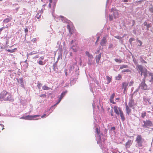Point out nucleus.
Masks as SVG:
<instances>
[{
    "label": "nucleus",
    "instance_id": "1",
    "mask_svg": "<svg viewBox=\"0 0 153 153\" xmlns=\"http://www.w3.org/2000/svg\"><path fill=\"white\" fill-rule=\"evenodd\" d=\"M137 68L141 72V75L142 76L143 74L144 76V78L143 79L142 82L139 86V88L144 90H146L147 89V86L145 83V78L147 76V70L141 65H138Z\"/></svg>",
    "mask_w": 153,
    "mask_h": 153
},
{
    "label": "nucleus",
    "instance_id": "2",
    "mask_svg": "<svg viewBox=\"0 0 153 153\" xmlns=\"http://www.w3.org/2000/svg\"><path fill=\"white\" fill-rule=\"evenodd\" d=\"M13 101L11 94L6 91L4 90L0 94V100Z\"/></svg>",
    "mask_w": 153,
    "mask_h": 153
},
{
    "label": "nucleus",
    "instance_id": "3",
    "mask_svg": "<svg viewBox=\"0 0 153 153\" xmlns=\"http://www.w3.org/2000/svg\"><path fill=\"white\" fill-rule=\"evenodd\" d=\"M95 135L97 143L99 145L102 144V142L103 143L105 140L103 137L102 135L100 133V131L97 128L95 129Z\"/></svg>",
    "mask_w": 153,
    "mask_h": 153
},
{
    "label": "nucleus",
    "instance_id": "4",
    "mask_svg": "<svg viewBox=\"0 0 153 153\" xmlns=\"http://www.w3.org/2000/svg\"><path fill=\"white\" fill-rule=\"evenodd\" d=\"M113 109L115 113L117 115H120V116L122 121H124L125 120V118L124 116L123 112L120 108L118 107L117 106H115L114 107Z\"/></svg>",
    "mask_w": 153,
    "mask_h": 153
},
{
    "label": "nucleus",
    "instance_id": "5",
    "mask_svg": "<svg viewBox=\"0 0 153 153\" xmlns=\"http://www.w3.org/2000/svg\"><path fill=\"white\" fill-rule=\"evenodd\" d=\"M137 145L138 148H140L143 146L142 144L144 141V139L142 138L140 135H138L135 140Z\"/></svg>",
    "mask_w": 153,
    "mask_h": 153
},
{
    "label": "nucleus",
    "instance_id": "6",
    "mask_svg": "<svg viewBox=\"0 0 153 153\" xmlns=\"http://www.w3.org/2000/svg\"><path fill=\"white\" fill-rule=\"evenodd\" d=\"M142 125L144 128H149L153 126L152 122L149 120H144L143 121Z\"/></svg>",
    "mask_w": 153,
    "mask_h": 153
},
{
    "label": "nucleus",
    "instance_id": "7",
    "mask_svg": "<svg viewBox=\"0 0 153 153\" xmlns=\"http://www.w3.org/2000/svg\"><path fill=\"white\" fill-rule=\"evenodd\" d=\"M111 12L113 13V16L114 19L118 18L119 16V13L118 11L115 8H112L111 9Z\"/></svg>",
    "mask_w": 153,
    "mask_h": 153
},
{
    "label": "nucleus",
    "instance_id": "8",
    "mask_svg": "<svg viewBox=\"0 0 153 153\" xmlns=\"http://www.w3.org/2000/svg\"><path fill=\"white\" fill-rule=\"evenodd\" d=\"M132 95H131V99H130L129 102L128 103V105L130 107H132L136 105L137 104V102L134 101V100L132 99Z\"/></svg>",
    "mask_w": 153,
    "mask_h": 153
},
{
    "label": "nucleus",
    "instance_id": "9",
    "mask_svg": "<svg viewBox=\"0 0 153 153\" xmlns=\"http://www.w3.org/2000/svg\"><path fill=\"white\" fill-rule=\"evenodd\" d=\"M40 116L39 115H35L34 116H30V115H28L25 117H22L21 118L22 119H24L25 120H32L33 119V118H35L36 117H39Z\"/></svg>",
    "mask_w": 153,
    "mask_h": 153
},
{
    "label": "nucleus",
    "instance_id": "10",
    "mask_svg": "<svg viewBox=\"0 0 153 153\" xmlns=\"http://www.w3.org/2000/svg\"><path fill=\"white\" fill-rule=\"evenodd\" d=\"M133 141L130 140H128L125 144V147L126 148H129L132 145Z\"/></svg>",
    "mask_w": 153,
    "mask_h": 153
},
{
    "label": "nucleus",
    "instance_id": "11",
    "mask_svg": "<svg viewBox=\"0 0 153 153\" xmlns=\"http://www.w3.org/2000/svg\"><path fill=\"white\" fill-rule=\"evenodd\" d=\"M66 92H62V93L61 94L60 97L59 98V100L58 102L56 103V104H58L59 102L61 101L63 97H64V96L65 95L66 93Z\"/></svg>",
    "mask_w": 153,
    "mask_h": 153
},
{
    "label": "nucleus",
    "instance_id": "12",
    "mask_svg": "<svg viewBox=\"0 0 153 153\" xmlns=\"http://www.w3.org/2000/svg\"><path fill=\"white\" fill-rule=\"evenodd\" d=\"M85 53L86 55H87L88 57V60L90 62L93 59V57L92 55L90 54L89 53L88 51H86Z\"/></svg>",
    "mask_w": 153,
    "mask_h": 153
},
{
    "label": "nucleus",
    "instance_id": "13",
    "mask_svg": "<svg viewBox=\"0 0 153 153\" xmlns=\"http://www.w3.org/2000/svg\"><path fill=\"white\" fill-rule=\"evenodd\" d=\"M115 95V94L114 93H113L112 95L111 96L109 100L110 102L113 104H115L116 103L114 101V98Z\"/></svg>",
    "mask_w": 153,
    "mask_h": 153
},
{
    "label": "nucleus",
    "instance_id": "14",
    "mask_svg": "<svg viewBox=\"0 0 153 153\" xmlns=\"http://www.w3.org/2000/svg\"><path fill=\"white\" fill-rule=\"evenodd\" d=\"M143 24L144 25V26L146 27L147 29V30H149V27L152 26V24L151 23L148 24L147 22L146 21L144 22L143 23Z\"/></svg>",
    "mask_w": 153,
    "mask_h": 153
},
{
    "label": "nucleus",
    "instance_id": "15",
    "mask_svg": "<svg viewBox=\"0 0 153 153\" xmlns=\"http://www.w3.org/2000/svg\"><path fill=\"white\" fill-rule=\"evenodd\" d=\"M67 28H68V30H69L70 33L71 35L72 34V33L73 32V28H71L70 27V26L69 25H67Z\"/></svg>",
    "mask_w": 153,
    "mask_h": 153
},
{
    "label": "nucleus",
    "instance_id": "16",
    "mask_svg": "<svg viewBox=\"0 0 153 153\" xmlns=\"http://www.w3.org/2000/svg\"><path fill=\"white\" fill-rule=\"evenodd\" d=\"M126 113L128 115H129L131 112V110L129 108L126 103Z\"/></svg>",
    "mask_w": 153,
    "mask_h": 153
},
{
    "label": "nucleus",
    "instance_id": "17",
    "mask_svg": "<svg viewBox=\"0 0 153 153\" xmlns=\"http://www.w3.org/2000/svg\"><path fill=\"white\" fill-rule=\"evenodd\" d=\"M12 19V18L11 17L7 18L3 20V22L4 23H7L9 22Z\"/></svg>",
    "mask_w": 153,
    "mask_h": 153
},
{
    "label": "nucleus",
    "instance_id": "18",
    "mask_svg": "<svg viewBox=\"0 0 153 153\" xmlns=\"http://www.w3.org/2000/svg\"><path fill=\"white\" fill-rule=\"evenodd\" d=\"M115 128L114 127H111L110 130H109V132L110 133H111L112 134H115Z\"/></svg>",
    "mask_w": 153,
    "mask_h": 153
},
{
    "label": "nucleus",
    "instance_id": "19",
    "mask_svg": "<svg viewBox=\"0 0 153 153\" xmlns=\"http://www.w3.org/2000/svg\"><path fill=\"white\" fill-rule=\"evenodd\" d=\"M123 88L124 89V91L127 89V87L128 85V83L126 82H124L122 84Z\"/></svg>",
    "mask_w": 153,
    "mask_h": 153
},
{
    "label": "nucleus",
    "instance_id": "20",
    "mask_svg": "<svg viewBox=\"0 0 153 153\" xmlns=\"http://www.w3.org/2000/svg\"><path fill=\"white\" fill-rule=\"evenodd\" d=\"M149 99H148V98H145V97L143 98V103H144V104L145 105L147 104L148 102H149L150 104H151V102H149Z\"/></svg>",
    "mask_w": 153,
    "mask_h": 153
},
{
    "label": "nucleus",
    "instance_id": "21",
    "mask_svg": "<svg viewBox=\"0 0 153 153\" xmlns=\"http://www.w3.org/2000/svg\"><path fill=\"white\" fill-rule=\"evenodd\" d=\"M101 56V53L99 54L97 56H96V61L97 63H98Z\"/></svg>",
    "mask_w": 153,
    "mask_h": 153
},
{
    "label": "nucleus",
    "instance_id": "22",
    "mask_svg": "<svg viewBox=\"0 0 153 153\" xmlns=\"http://www.w3.org/2000/svg\"><path fill=\"white\" fill-rule=\"evenodd\" d=\"M128 66L126 65H123L120 66V69H122L123 68H128Z\"/></svg>",
    "mask_w": 153,
    "mask_h": 153
},
{
    "label": "nucleus",
    "instance_id": "23",
    "mask_svg": "<svg viewBox=\"0 0 153 153\" xmlns=\"http://www.w3.org/2000/svg\"><path fill=\"white\" fill-rule=\"evenodd\" d=\"M106 79L107 80V83L109 84L111 81V77L108 76H106Z\"/></svg>",
    "mask_w": 153,
    "mask_h": 153
},
{
    "label": "nucleus",
    "instance_id": "24",
    "mask_svg": "<svg viewBox=\"0 0 153 153\" xmlns=\"http://www.w3.org/2000/svg\"><path fill=\"white\" fill-rule=\"evenodd\" d=\"M102 149L103 153H109L108 152V149L105 147H102Z\"/></svg>",
    "mask_w": 153,
    "mask_h": 153
},
{
    "label": "nucleus",
    "instance_id": "25",
    "mask_svg": "<svg viewBox=\"0 0 153 153\" xmlns=\"http://www.w3.org/2000/svg\"><path fill=\"white\" fill-rule=\"evenodd\" d=\"M17 50V49L16 48L12 50L8 49L7 50V51L9 52L13 53Z\"/></svg>",
    "mask_w": 153,
    "mask_h": 153
},
{
    "label": "nucleus",
    "instance_id": "26",
    "mask_svg": "<svg viewBox=\"0 0 153 153\" xmlns=\"http://www.w3.org/2000/svg\"><path fill=\"white\" fill-rule=\"evenodd\" d=\"M146 115V112L145 111H143L141 114V117L142 118H144Z\"/></svg>",
    "mask_w": 153,
    "mask_h": 153
},
{
    "label": "nucleus",
    "instance_id": "27",
    "mask_svg": "<svg viewBox=\"0 0 153 153\" xmlns=\"http://www.w3.org/2000/svg\"><path fill=\"white\" fill-rule=\"evenodd\" d=\"M106 42L105 39H102L101 42V45L103 46L104 45Z\"/></svg>",
    "mask_w": 153,
    "mask_h": 153
},
{
    "label": "nucleus",
    "instance_id": "28",
    "mask_svg": "<svg viewBox=\"0 0 153 153\" xmlns=\"http://www.w3.org/2000/svg\"><path fill=\"white\" fill-rule=\"evenodd\" d=\"M42 88L44 90H48L50 89V88L46 85H44L42 87Z\"/></svg>",
    "mask_w": 153,
    "mask_h": 153
},
{
    "label": "nucleus",
    "instance_id": "29",
    "mask_svg": "<svg viewBox=\"0 0 153 153\" xmlns=\"http://www.w3.org/2000/svg\"><path fill=\"white\" fill-rule=\"evenodd\" d=\"M121 76L120 74H119L118 76H116L115 78L117 80H120L121 78Z\"/></svg>",
    "mask_w": 153,
    "mask_h": 153
},
{
    "label": "nucleus",
    "instance_id": "30",
    "mask_svg": "<svg viewBox=\"0 0 153 153\" xmlns=\"http://www.w3.org/2000/svg\"><path fill=\"white\" fill-rule=\"evenodd\" d=\"M130 71L128 69H123L122 71V73H125L126 72H130Z\"/></svg>",
    "mask_w": 153,
    "mask_h": 153
},
{
    "label": "nucleus",
    "instance_id": "31",
    "mask_svg": "<svg viewBox=\"0 0 153 153\" xmlns=\"http://www.w3.org/2000/svg\"><path fill=\"white\" fill-rule=\"evenodd\" d=\"M114 60L116 62H119V63H120L122 62V60L120 59H115Z\"/></svg>",
    "mask_w": 153,
    "mask_h": 153
},
{
    "label": "nucleus",
    "instance_id": "32",
    "mask_svg": "<svg viewBox=\"0 0 153 153\" xmlns=\"http://www.w3.org/2000/svg\"><path fill=\"white\" fill-rule=\"evenodd\" d=\"M150 76H151V79L150 80V82H153V75L152 73H150L149 74Z\"/></svg>",
    "mask_w": 153,
    "mask_h": 153
},
{
    "label": "nucleus",
    "instance_id": "33",
    "mask_svg": "<svg viewBox=\"0 0 153 153\" xmlns=\"http://www.w3.org/2000/svg\"><path fill=\"white\" fill-rule=\"evenodd\" d=\"M38 63L40 65H44V62L41 60L39 61Z\"/></svg>",
    "mask_w": 153,
    "mask_h": 153
},
{
    "label": "nucleus",
    "instance_id": "34",
    "mask_svg": "<svg viewBox=\"0 0 153 153\" xmlns=\"http://www.w3.org/2000/svg\"><path fill=\"white\" fill-rule=\"evenodd\" d=\"M42 85V84L41 83H39L37 85V86L39 89H40Z\"/></svg>",
    "mask_w": 153,
    "mask_h": 153
},
{
    "label": "nucleus",
    "instance_id": "35",
    "mask_svg": "<svg viewBox=\"0 0 153 153\" xmlns=\"http://www.w3.org/2000/svg\"><path fill=\"white\" fill-rule=\"evenodd\" d=\"M113 17L112 15L109 16V20L110 21H112L113 20Z\"/></svg>",
    "mask_w": 153,
    "mask_h": 153
},
{
    "label": "nucleus",
    "instance_id": "36",
    "mask_svg": "<svg viewBox=\"0 0 153 153\" xmlns=\"http://www.w3.org/2000/svg\"><path fill=\"white\" fill-rule=\"evenodd\" d=\"M39 97H46V95L45 94H41L39 96Z\"/></svg>",
    "mask_w": 153,
    "mask_h": 153
},
{
    "label": "nucleus",
    "instance_id": "37",
    "mask_svg": "<svg viewBox=\"0 0 153 153\" xmlns=\"http://www.w3.org/2000/svg\"><path fill=\"white\" fill-rule=\"evenodd\" d=\"M0 128H1V130H3L4 129V126L1 124H0Z\"/></svg>",
    "mask_w": 153,
    "mask_h": 153
},
{
    "label": "nucleus",
    "instance_id": "38",
    "mask_svg": "<svg viewBox=\"0 0 153 153\" xmlns=\"http://www.w3.org/2000/svg\"><path fill=\"white\" fill-rule=\"evenodd\" d=\"M75 47L74 46H72V49L73 50V51H74V52H76V48H75Z\"/></svg>",
    "mask_w": 153,
    "mask_h": 153
},
{
    "label": "nucleus",
    "instance_id": "39",
    "mask_svg": "<svg viewBox=\"0 0 153 153\" xmlns=\"http://www.w3.org/2000/svg\"><path fill=\"white\" fill-rule=\"evenodd\" d=\"M149 11L151 13H153V7H151L149 9Z\"/></svg>",
    "mask_w": 153,
    "mask_h": 153
},
{
    "label": "nucleus",
    "instance_id": "40",
    "mask_svg": "<svg viewBox=\"0 0 153 153\" xmlns=\"http://www.w3.org/2000/svg\"><path fill=\"white\" fill-rule=\"evenodd\" d=\"M138 43L139 44H138V45L140 46L142 44L140 40H138Z\"/></svg>",
    "mask_w": 153,
    "mask_h": 153
},
{
    "label": "nucleus",
    "instance_id": "41",
    "mask_svg": "<svg viewBox=\"0 0 153 153\" xmlns=\"http://www.w3.org/2000/svg\"><path fill=\"white\" fill-rule=\"evenodd\" d=\"M5 28V27H3L0 28V32H1L2 30Z\"/></svg>",
    "mask_w": 153,
    "mask_h": 153
},
{
    "label": "nucleus",
    "instance_id": "42",
    "mask_svg": "<svg viewBox=\"0 0 153 153\" xmlns=\"http://www.w3.org/2000/svg\"><path fill=\"white\" fill-rule=\"evenodd\" d=\"M133 84V81H131L129 83V86H131Z\"/></svg>",
    "mask_w": 153,
    "mask_h": 153
},
{
    "label": "nucleus",
    "instance_id": "43",
    "mask_svg": "<svg viewBox=\"0 0 153 153\" xmlns=\"http://www.w3.org/2000/svg\"><path fill=\"white\" fill-rule=\"evenodd\" d=\"M46 116H47L46 114H44L43 115H42V116L41 117L42 118H44V117H45Z\"/></svg>",
    "mask_w": 153,
    "mask_h": 153
},
{
    "label": "nucleus",
    "instance_id": "44",
    "mask_svg": "<svg viewBox=\"0 0 153 153\" xmlns=\"http://www.w3.org/2000/svg\"><path fill=\"white\" fill-rule=\"evenodd\" d=\"M25 33H27L28 31V29L27 28H26L25 29Z\"/></svg>",
    "mask_w": 153,
    "mask_h": 153
},
{
    "label": "nucleus",
    "instance_id": "45",
    "mask_svg": "<svg viewBox=\"0 0 153 153\" xmlns=\"http://www.w3.org/2000/svg\"><path fill=\"white\" fill-rule=\"evenodd\" d=\"M144 0H141L138 1L137 2L138 3H139L140 4L141 3L142 1H143Z\"/></svg>",
    "mask_w": 153,
    "mask_h": 153
},
{
    "label": "nucleus",
    "instance_id": "46",
    "mask_svg": "<svg viewBox=\"0 0 153 153\" xmlns=\"http://www.w3.org/2000/svg\"><path fill=\"white\" fill-rule=\"evenodd\" d=\"M123 1L124 2H128V0H123Z\"/></svg>",
    "mask_w": 153,
    "mask_h": 153
},
{
    "label": "nucleus",
    "instance_id": "47",
    "mask_svg": "<svg viewBox=\"0 0 153 153\" xmlns=\"http://www.w3.org/2000/svg\"><path fill=\"white\" fill-rule=\"evenodd\" d=\"M51 3H49V5H48L49 7L50 8H51Z\"/></svg>",
    "mask_w": 153,
    "mask_h": 153
},
{
    "label": "nucleus",
    "instance_id": "48",
    "mask_svg": "<svg viewBox=\"0 0 153 153\" xmlns=\"http://www.w3.org/2000/svg\"><path fill=\"white\" fill-rule=\"evenodd\" d=\"M40 58L42 60H43L44 59V57L43 56H41L40 57Z\"/></svg>",
    "mask_w": 153,
    "mask_h": 153
},
{
    "label": "nucleus",
    "instance_id": "49",
    "mask_svg": "<svg viewBox=\"0 0 153 153\" xmlns=\"http://www.w3.org/2000/svg\"><path fill=\"white\" fill-rule=\"evenodd\" d=\"M92 106H93V108H94L95 106V105H94V103H92Z\"/></svg>",
    "mask_w": 153,
    "mask_h": 153
},
{
    "label": "nucleus",
    "instance_id": "50",
    "mask_svg": "<svg viewBox=\"0 0 153 153\" xmlns=\"http://www.w3.org/2000/svg\"><path fill=\"white\" fill-rule=\"evenodd\" d=\"M49 2H50L49 3H52V2H53L52 0H49Z\"/></svg>",
    "mask_w": 153,
    "mask_h": 153
},
{
    "label": "nucleus",
    "instance_id": "51",
    "mask_svg": "<svg viewBox=\"0 0 153 153\" xmlns=\"http://www.w3.org/2000/svg\"><path fill=\"white\" fill-rule=\"evenodd\" d=\"M119 100V98H116L115 99L116 100Z\"/></svg>",
    "mask_w": 153,
    "mask_h": 153
},
{
    "label": "nucleus",
    "instance_id": "52",
    "mask_svg": "<svg viewBox=\"0 0 153 153\" xmlns=\"http://www.w3.org/2000/svg\"><path fill=\"white\" fill-rule=\"evenodd\" d=\"M90 86H91V88H92V85L90 84Z\"/></svg>",
    "mask_w": 153,
    "mask_h": 153
},
{
    "label": "nucleus",
    "instance_id": "53",
    "mask_svg": "<svg viewBox=\"0 0 153 153\" xmlns=\"http://www.w3.org/2000/svg\"><path fill=\"white\" fill-rule=\"evenodd\" d=\"M111 115L112 116L113 115V113H112V111L111 112Z\"/></svg>",
    "mask_w": 153,
    "mask_h": 153
},
{
    "label": "nucleus",
    "instance_id": "54",
    "mask_svg": "<svg viewBox=\"0 0 153 153\" xmlns=\"http://www.w3.org/2000/svg\"><path fill=\"white\" fill-rule=\"evenodd\" d=\"M88 64H91V62H89L88 63Z\"/></svg>",
    "mask_w": 153,
    "mask_h": 153
},
{
    "label": "nucleus",
    "instance_id": "55",
    "mask_svg": "<svg viewBox=\"0 0 153 153\" xmlns=\"http://www.w3.org/2000/svg\"><path fill=\"white\" fill-rule=\"evenodd\" d=\"M133 22H135V21L134 20H133Z\"/></svg>",
    "mask_w": 153,
    "mask_h": 153
},
{
    "label": "nucleus",
    "instance_id": "56",
    "mask_svg": "<svg viewBox=\"0 0 153 153\" xmlns=\"http://www.w3.org/2000/svg\"><path fill=\"white\" fill-rule=\"evenodd\" d=\"M98 39H97L96 42H97L98 41Z\"/></svg>",
    "mask_w": 153,
    "mask_h": 153
},
{
    "label": "nucleus",
    "instance_id": "57",
    "mask_svg": "<svg viewBox=\"0 0 153 153\" xmlns=\"http://www.w3.org/2000/svg\"><path fill=\"white\" fill-rule=\"evenodd\" d=\"M2 0H0V1H2Z\"/></svg>",
    "mask_w": 153,
    "mask_h": 153
},
{
    "label": "nucleus",
    "instance_id": "58",
    "mask_svg": "<svg viewBox=\"0 0 153 153\" xmlns=\"http://www.w3.org/2000/svg\"><path fill=\"white\" fill-rule=\"evenodd\" d=\"M119 153H120V152H119Z\"/></svg>",
    "mask_w": 153,
    "mask_h": 153
}]
</instances>
